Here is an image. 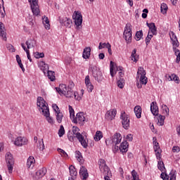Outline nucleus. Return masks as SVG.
<instances>
[{"instance_id": "79ce46f5", "label": "nucleus", "mask_w": 180, "mask_h": 180, "mask_svg": "<svg viewBox=\"0 0 180 180\" xmlns=\"http://www.w3.org/2000/svg\"><path fill=\"white\" fill-rule=\"evenodd\" d=\"M160 11L163 15H165V13H167V11H168V6H167V4L165 3L162 4L160 6Z\"/></svg>"}, {"instance_id": "58836bf2", "label": "nucleus", "mask_w": 180, "mask_h": 180, "mask_svg": "<svg viewBox=\"0 0 180 180\" xmlns=\"http://www.w3.org/2000/svg\"><path fill=\"white\" fill-rule=\"evenodd\" d=\"M117 85L118 88H120L121 89L124 87V79L120 78L117 82Z\"/></svg>"}, {"instance_id": "f257e3e1", "label": "nucleus", "mask_w": 180, "mask_h": 180, "mask_svg": "<svg viewBox=\"0 0 180 180\" xmlns=\"http://www.w3.org/2000/svg\"><path fill=\"white\" fill-rule=\"evenodd\" d=\"M59 95H64L66 98H74L76 101H81V97L78 96L77 92H74L72 89L65 84H60L59 87L56 88Z\"/></svg>"}, {"instance_id": "4468645a", "label": "nucleus", "mask_w": 180, "mask_h": 180, "mask_svg": "<svg viewBox=\"0 0 180 180\" xmlns=\"http://www.w3.org/2000/svg\"><path fill=\"white\" fill-rule=\"evenodd\" d=\"M117 113V110H116V109H110V110L107 111L105 117L108 119V120H113V119L116 117Z\"/></svg>"}, {"instance_id": "37998d69", "label": "nucleus", "mask_w": 180, "mask_h": 180, "mask_svg": "<svg viewBox=\"0 0 180 180\" xmlns=\"http://www.w3.org/2000/svg\"><path fill=\"white\" fill-rule=\"evenodd\" d=\"M63 117H64V115L63 114V112H57L56 120L58 123H61L63 122Z\"/></svg>"}, {"instance_id": "cd10ccee", "label": "nucleus", "mask_w": 180, "mask_h": 180, "mask_svg": "<svg viewBox=\"0 0 180 180\" xmlns=\"http://www.w3.org/2000/svg\"><path fill=\"white\" fill-rule=\"evenodd\" d=\"M136 53H137V49H134L132 51L131 55V60L134 63H137V61H139V56H137Z\"/></svg>"}, {"instance_id": "c03bdc74", "label": "nucleus", "mask_w": 180, "mask_h": 180, "mask_svg": "<svg viewBox=\"0 0 180 180\" xmlns=\"http://www.w3.org/2000/svg\"><path fill=\"white\" fill-rule=\"evenodd\" d=\"M170 180H176V170H172L169 173Z\"/></svg>"}, {"instance_id": "9d476101", "label": "nucleus", "mask_w": 180, "mask_h": 180, "mask_svg": "<svg viewBox=\"0 0 180 180\" xmlns=\"http://www.w3.org/2000/svg\"><path fill=\"white\" fill-rule=\"evenodd\" d=\"M72 18L75 19L77 29H79V27L82 25V14L79 11H75Z\"/></svg>"}, {"instance_id": "5701e85b", "label": "nucleus", "mask_w": 180, "mask_h": 180, "mask_svg": "<svg viewBox=\"0 0 180 180\" xmlns=\"http://www.w3.org/2000/svg\"><path fill=\"white\" fill-rule=\"evenodd\" d=\"M119 150L121 151V153H127L129 150V143H127V141H125L122 142L119 146Z\"/></svg>"}, {"instance_id": "72a5a7b5", "label": "nucleus", "mask_w": 180, "mask_h": 180, "mask_svg": "<svg viewBox=\"0 0 180 180\" xmlns=\"http://www.w3.org/2000/svg\"><path fill=\"white\" fill-rule=\"evenodd\" d=\"M42 115H44L45 116V117H46V120L49 123H50L51 124H53L54 123V120H53V118L51 117H50V110H49L48 112H46H46H44Z\"/></svg>"}, {"instance_id": "9b49d317", "label": "nucleus", "mask_w": 180, "mask_h": 180, "mask_svg": "<svg viewBox=\"0 0 180 180\" xmlns=\"http://www.w3.org/2000/svg\"><path fill=\"white\" fill-rule=\"evenodd\" d=\"M73 123H79L81 126L84 125L85 122V117L84 116V112H78L76 115V117L73 118L72 120Z\"/></svg>"}, {"instance_id": "774afa93", "label": "nucleus", "mask_w": 180, "mask_h": 180, "mask_svg": "<svg viewBox=\"0 0 180 180\" xmlns=\"http://www.w3.org/2000/svg\"><path fill=\"white\" fill-rule=\"evenodd\" d=\"M176 63H179V61H180V52L177 54V55H176Z\"/></svg>"}, {"instance_id": "c85d7f7f", "label": "nucleus", "mask_w": 180, "mask_h": 180, "mask_svg": "<svg viewBox=\"0 0 180 180\" xmlns=\"http://www.w3.org/2000/svg\"><path fill=\"white\" fill-rule=\"evenodd\" d=\"M25 44L27 45V49H32L36 46V40L34 39H28Z\"/></svg>"}, {"instance_id": "e2e57ef3", "label": "nucleus", "mask_w": 180, "mask_h": 180, "mask_svg": "<svg viewBox=\"0 0 180 180\" xmlns=\"http://www.w3.org/2000/svg\"><path fill=\"white\" fill-rule=\"evenodd\" d=\"M126 139L128 140V141H133V135L129 134L126 136Z\"/></svg>"}, {"instance_id": "6e6d98bb", "label": "nucleus", "mask_w": 180, "mask_h": 180, "mask_svg": "<svg viewBox=\"0 0 180 180\" xmlns=\"http://www.w3.org/2000/svg\"><path fill=\"white\" fill-rule=\"evenodd\" d=\"M88 92H92L94 91V85L91 84L86 85Z\"/></svg>"}, {"instance_id": "2f4dec72", "label": "nucleus", "mask_w": 180, "mask_h": 180, "mask_svg": "<svg viewBox=\"0 0 180 180\" xmlns=\"http://www.w3.org/2000/svg\"><path fill=\"white\" fill-rule=\"evenodd\" d=\"M77 140H79V143H81L84 148H86L88 147V143H86V141L85 140V139L82 135H81L80 137L77 138Z\"/></svg>"}, {"instance_id": "f704fd0d", "label": "nucleus", "mask_w": 180, "mask_h": 180, "mask_svg": "<svg viewBox=\"0 0 180 180\" xmlns=\"http://www.w3.org/2000/svg\"><path fill=\"white\" fill-rule=\"evenodd\" d=\"M76 158L77 159V161L80 162V164H84V158L82 157V154H81V152L79 150L76 151Z\"/></svg>"}, {"instance_id": "bf43d9fd", "label": "nucleus", "mask_w": 180, "mask_h": 180, "mask_svg": "<svg viewBox=\"0 0 180 180\" xmlns=\"http://www.w3.org/2000/svg\"><path fill=\"white\" fill-rule=\"evenodd\" d=\"M85 84H86V85H89V84H92V83H91V79H89V75L86 76Z\"/></svg>"}, {"instance_id": "b1692460", "label": "nucleus", "mask_w": 180, "mask_h": 180, "mask_svg": "<svg viewBox=\"0 0 180 180\" xmlns=\"http://www.w3.org/2000/svg\"><path fill=\"white\" fill-rule=\"evenodd\" d=\"M38 65L40 70L43 71L44 74H46V72L49 70V65L44 63V61H40L39 62Z\"/></svg>"}, {"instance_id": "393cba45", "label": "nucleus", "mask_w": 180, "mask_h": 180, "mask_svg": "<svg viewBox=\"0 0 180 180\" xmlns=\"http://www.w3.org/2000/svg\"><path fill=\"white\" fill-rule=\"evenodd\" d=\"M69 171L70 176H72L71 178H73V179L77 177V175H78V172H77V169H75V167L72 165L70 166Z\"/></svg>"}, {"instance_id": "20e7f679", "label": "nucleus", "mask_w": 180, "mask_h": 180, "mask_svg": "<svg viewBox=\"0 0 180 180\" xmlns=\"http://www.w3.org/2000/svg\"><path fill=\"white\" fill-rule=\"evenodd\" d=\"M6 162L7 164L8 172L12 174L13 171V167L15 165V160L13 159V156H12L11 153L8 152L6 154Z\"/></svg>"}, {"instance_id": "c9c22d12", "label": "nucleus", "mask_w": 180, "mask_h": 180, "mask_svg": "<svg viewBox=\"0 0 180 180\" xmlns=\"http://www.w3.org/2000/svg\"><path fill=\"white\" fill-rule=\"evenodd\" d=\"M47 72V76L49 79H50L51 81H54L56 79V76L54 75V72L51 71V70H48L46 71Z\"/></svg>"}, {"instance_id": "6ab92c4d", "label": "nucleus", "mask_w": 180, "mask_h": 180, "mask_svg": "<svg viewBox=\"0 0 180 180\" xmlns=\"http://www.w3.org/2000/svg\"><path fill=\"white\" fill-rule=\"evenodd\" d=\"M79 175H80V177L82 178V179H83V180L86 179V178H88V176H89V174H88V170L86 169V168H85V167L82 166L80 168Z\"/></svg>"}, {"instance_id": "13d9d810", "label": "nucleus", "mask_w": 180, "mask_h": 180, "mask_svg": "<svg viewBox=\"0 0 180 180\" xmlns=\"http://www.w3.org/2000/svg\"><path fill=\"white\" fill-rule=\"evenodd\" d=\"M52 108L53 110L56 111V113H58L60 112V108H58V105H57V104H53Z\"/></svg>"}, {"instance_id": "49530a36", "label": "nucleus", "mask_w": 180, "mask_h": 180, "mask_svg": "<svg viewBox=\"0 0 180 180\" xmlns=\"http://www.w3.org/2000/svg\"><path fill=\"white\" fill-rule=\"evenodd\" d=\"M65 134V130L64 129V127L60 125V129L58 130V136L59 137H63Z\"/></svg>"}, {"instance_id": "5fc2aeb1", "label": "nucleus", "mask_w": 180, "mask_h": 180, "mask_svg": "<svg viewBox=\"0 0 180 180\" xmlns=\"http://www.w3.org/2000/svg\"><path fill=\"white\" fill-rule=\"evenodd\" d=\"M7 49L11 51V53H15V48L12 46V44H8L6 46Z\"/></svg>"}, {"instance_id": "69168bd1", "label": "nucleus", "mask_w": 180, "mask_h": 180, "mask_svg": "<svg viewBox=\"0 0 180 180\" xmlns=\"http://www.w3.org/2000/svg\"><path fill=\"white\" fill-rule=\"evenodd\" d=\"M150 41H151V37H150V36H147L146 38V43L147 46L148 45V43H150Z\"/></svg>"}, {"instance_id": "8fccbe9b", "label": "nucleus", "mask_w": 180, "mask_h": 180, "mask_svg": "<svg viewBox=\"0 0 180 180\" xmlns=\"http://www.w3.org/2000/svg\"><path fill=\"white\" fill-rule=\"evenodd\" d=\"M39 146H38L40 151H43L44 150V141H43V139L39 141Z\"/></svg>"}, {"instance_id": "09e8293b", "label": "nucleus", "mask_w": 180, "mask_h": 180, "mask_svg": "<svg viewBox=\"0 0 180 180\" xmlns=\"http://www.w3.org/2000/svg\"><path fill=\"white\" fill-rule=\"evenodd\" d=\"M58 153H60L61 157H64L65 158H67L68 157V154L65 152V150L61 149V148H58Z\"/></svg>"}, {"instance_id": "c756f323", "label": "nucleus", "mask_w": 180, "mask_h": 180, "mask_svg": "<svg viewBox=\"0 0 180 180\" xmlns=\"http://www.w3.org/2000/svg\"><path fill=\"white\" fill-rule=\"evenodd\" d=\"M79 128L77 127H72V133H73V136L74 137H76V139H78L79 137H81V136H82L81 134V133H79Z\"/></svg>"}, {"instance_id": "680f3d73", "label": "nucleus", "mask_w": 180, "mask_h": 180, "mask_svg": "<svg viewBox=\"0 0 180 180\" xmlns=\"http://www.w3.org/2000/svg\"><path fill=\"white\" fill-rule=\"evenodd\" d=\"M173 153H179L180 148L179 146H174L172 148Z\"/></svg>"}, {"instance_id": "a878e982", "label": "nucleus", "mask_w": 180, "mask_h": 180, "mask_svg": "<svg viewBox=\"0 0 180 180\" xmlns=\"http://www.w3.org/2000/svg\"><path fill=\"white\" fill-rule=\"evenodd\" d=\"M34 158L32 156H30L27 161V166L28 168H33L34 167Z\"/></svg>"}, {"instance_id": "e433bc0d", "label": "nucleus", "mask_w": 180, "mask_h": 180, "mask_svg": "<svg viewBox=\"0 0 180 180\" xmlns=\"http://www.w3.org/2000/svg\"><path fill=\"white\" fill-rule=\"evenodd\" d=\"M169 79L170 81H174L176 84H179V77L175 74H172L171 76H169Z\"/></svg>"}, {"instance_id": "2eb2a0df", "label": "nucleus", "mask_w": 180, "mask_h": 180, "mask_svg": "<svg viewBox=\"0 0 180 180\" xmlns=\"http://www.w3.org/2000/svg\"><path fill=\"white\" fill-rule=\"evenodd\" d=\"M46 174H47V169L42 167L36 172L34 178L35 179H40V178H43Z\"/></svg>"}, {"instance_id": "ddd939ff", "label": "nucleus", "mask_w": 180, "mask_h": 180, "mask_svg": "<svg viewBox=\"0 0 180 180\" xmlns=\"http://www.w3.org/2000/svg\"><path fill=\"white\" fill-rule=\"evenodd\" d=\"M27 139L25 137L18 136L14 141V145L17 147H22V146H26L27 144Z\"/></svg>"}, {"instance_id": "7ed1b4c3", "label": "nucleus", "mask_w": 180, "mask_h": 180, "mask_svg": "<svg viewBox=\"0 0 180 180\" xmlns=\"http://www.w3.org/2000/svg\"><path fill=\"white\" fill-rule=\"evenodd\" d=\"M90 70L96 81L98 82H102V81H103V75L102 74V71H101L99 68L94 65L90 67Z\"/></svg>"}, {"instance_id": "4be33fe9", "label": "nucleus", "mask_w": 180, "mask_h": 180, "mask_svg": "<svg viewBox=\"0 0 180 180\" xmlns=\"http://www.w3.org/2000/svg\"><path fill=\"white\" fill-rule=\"evenodd\" d=\"M82 57L84 60H88L91 57V47L87 46L84 49Z\"/></svg>"}, {"instance_id": "0eeeda50", "label": "nucleus", "mask_w": 180, "mask_h": 180, "mask_svg": "<svg viewBox=\"0 0 180 180\" xmlns=\"http://www.w3.org/2000/svg\"><path fill=\"white\" fill-rule=\"evenodd\" d=\"M123 37L125 39L126 43H131V24L127 23L124 27Z\"/></svg>"}, {"instance_id": "473e14b6", "label": "nucleus", "mask_w": 180, "mask_h": 180, "mask_svg": "<svg viewBox=\"0 0 180 180\" xmlns=\"http://www.w3.org/2000/svg\"><path fill=\"white\" fill-rule=\"evenodd\" d=\"M43 24L45 25V29H50V21L49 20V18L44 16L42 17Z\"/></svg>"}, {"instance_id": "4d7b16f0", "label": "nucleus", "mask_w": 180, "mask_h": 180, "mask_svg": "<svg viewBox=\"0 0 180 180\" xmlns=\"http://www.w3.org/2000/svg\"><path fill=\"white\" fill-rule=\"evenodd\" d=\"M170 39L172 41H174V40H178V38H176V35H175V33H174V32H171Z\"/></svg>"}, {"instance_id": "864d4df0", "label": "nucleus", "mask_w": 180, "mask_h": 180, "mask_svg": "<svg viewBox=\"0 0 180 180\" xmlns=\"http://www.w3.org/2000/svg\"><path fill=\"white\" fill-rule=\"evenodd\" d=\"M34 57H35V58H44V53L35 52L34 53Z\"/></svg>"}, {"instance_id": "de8ad7c7", "label": "nucleus", "mask_w": 180, "mask_h": 180, "mask_svg": "<svg viewBox=\"0 0 180 180\" xmlns=\"http://www.w3.org/2000/svg\"><path fill=\"white\" fill-rule=\"evenodd\" d=\"M160 178H162V179L163 180H169V176L167 174V170L162 172V174H160Z\"/></svg>"}, {"instance_id": "052dcab7", "label": "nucleus", "mask_w": 180, "mask_h": 180, "mask_svg": "<svg viewBox=\"0 0 180 180\" xmlns=\"http://www.w3.org/2000/svg\"><path fill=\"white\" fill-rule=\"evenodd\" d=\"M173 47H179V42L178 41V39H175L174 41H172Z\"/></svg>"}, {"instance_id": "aec40b11", "label": "nucleus", "mask_w": 180, "mask_h": 180, "mask_svg": "<svg viewBox=\"0 0 180 180\" xmlns=\"http://www.w3.org/2000/svg\"><path fill=\"white\" fill-rule=\"evenodd\" d=\"M0 36L4 41H6V32L5 30V25L2 22H0Z\"/></svg>"}, {"instance_id": "ea45409f", "label": "nucleus", "mask_w": 180, "mask_h": 180, "mask_svg": "<svg viewBox=\"0 0 180 180\" xmlns=\"http://www.w3.org/2000/svg\"><path fill=\"white\" fill-rule=\"evenodd\" d=\"M143 37V31H137L135 34V40L139 41V40H141V38Z\"/></svg>"}, {"instance_id": "603ef678", "label": "nucleus", "mask_w": 180, "mask_h": 180, "mask_svg": "<svg viewBox=\"0 0 180 180\" xmlns=\"http://www.w3.org/2000/svg\"><path fill=\"white\" fill-rule=\"evenodd\" d=\"M162 109L164 115H167V116H168V115H169V108L166 105H165L162 107Z\"/></svg>"}, {"instance_id": "f3484780", "label": "nucleus", "mask_w": 180, "mask_h": 180, "mask_svg": "<svg viewBox=\"0 0 180 180\" xmlns=\"http://www.w3.org/2000/svg\"><path fill=\"white\" fill-rule=\"evenodd\" d=\"M146 25L148 26V27H149V31H148L149 33H152V34H153V36H157V27L155 26V23L147 22Z\"/></svg>"}, {"instance_id": "a211bd4d", "label": "nucleus", "mask_w": 180, "mask_h": 180, "mask_svg": "<svg viewBox=\"0 0 180 180\" xmlns=\"http://www.w3.org/2000/svg\"><path fill=\"white\" fill-rule=\"evenodd\" d=\"M60 23L65 26L66 27H71V25H72V20L69 18H63L60 20Z\"/></svg>"}, {"instance_id": "412c9836", "label": "nucleus", "mask_w": 180, "mask_h": 180, "mask_svg": "<svg viewBox=\"0 0 180 180\" xmlns=\"http://www.w3.org/2000/svg\"><path fill=\"white\" fill-rule=\"evenodd\" d=\"M150 111L152 112L154 116H158V106L157 105V103H151Z\"/></svg>"}, {"instance_id": "6e6552de", "label": "nucleus", "mask_w": 180, "mask_h": 180, "mask_svg": "<svg viewBox=\"0 0 180 180\" xmlns=\"http://www.w3.org/2000/svg\"><path fill=\"white\" fill-rule=\"evenodd\" d=\"M30 4L32 12L34 16H39L40 8L39 7L38 0H28Z\"/></svg>"}, {"instance_id": "a19ab883", "label": "nucleus", "mask_w": 180, "mask_h": 180, "mask_svg": "<svg viewBox=\"0 0 180 180\" xmlns=\"http://www.w3.org/2000/svg\"><path fill=\"white\" fill-rule=\"evenodd\" d=\"M69 112H70V119L72 120H74L75 118V112L74 111V108H72V106L69 105Z\"/></svg>"}, {"instance_id": "0e129e2a", "label": "nucleus", "mask_w": 180, "mask_h": 180, "mask_svg": "<svg viewBox=\"0 0 180 180\" xmlns=\"http://www.w3.org/2000/svg\"><path fill=\"white\" fill-rule=\"evenodd\" d=\"M72 61V58L71 57H67L65 59L66 64H71Z\"/></svg>"}, {"instance_id": "f03ea898", "label": "nucleus", "mask_w": 180, "mask_h": 180, "mask_svg": "<svg viewBox=\"0 0 180 180\" xmlns=\"http://www.w3.org/2000/svg\"><path fill=\"white\" fill-rule=\"evenodd\" d=\"M139 79V82H136V86L139 89L143 88V85H147V77L144 68L140 67L138 68L136 79Z\"/></svg>"}, {"instance_id": "a18cd8bd", "label": "nucleus", "mask_w": 180, "mask_h": 180, "mask_svg": "<svg viewBox=\"0 0 180 180\" xmlns=\"http://www.w3.org/2000/svg\"><path fill=\"white\" fill-rule=\"evenodd\" d=\"M158 169H160V171H162V172L164 171V169H165V171H167L165 169V165H164V162H162V161L158 162Z\"/></svg>"}, {"instance_id": "bb28decb", "label": "nucleus", "mask_w": 180, "mask_h": 180, "mask_svg": "<svg viewBox=\"0 0 180 180\" xmlns=\"http://www.w3.org/2000/svg\"><path fill=\"white\" fill-rule=\"evenodd\" d=\"M134 110L137 119H140L141 117V107L140 105H136Z\"/></svg>"}, {"instance_id": "f8f14e48", "label": "nucleus", "mask_w": 180, "mask_h": 180, "mask_svg": "<svg viewBox=\"0 0 180 180\" xmlns=\"http://www.w3.org/2000/svg\"><path fill=\"white\" fill-rule=\"evenodd\" d=\"M115 70L116 71H123V67L122 66H117L116 64L113 63V61H110V74L111 77H115V75L116 74V72H115Z\"/></svg>"}, {"instance_id": "4c0bfd02", "label": "nucleus", "mask_w": 180, "mask_h": 180, "mask_svg": "<svg viewBox=\"0 0 180 180\" xmlns=\"http://www.w3.org/2000/svg\"><path fill=\"white\" fill-rule=\"evenodd\" d=\"M103 137V135L102 134V131H97L96 132V136L94 137L95 141H99Z\"/></svg>"}, {"instance_id": "423d86ee", "label": "nucleus", "mask_w": 180, "mask_h": 180, "mask_svg": "<svg viewBox=\"0 0 180 180\" xmlns=\"http://www.w3.org/2000/svg\"><path fill=\"white\" fill-rule=\"evenodd\" d=\"M120 143H122V135L119 133H115L110 140L107 139L105 141L107 146H110V144H112V146H117V144H120Z\"/></svg>"}, {"instance_id": "338daca9", "label": "nucleus", "mask_w": 180, "mask_h": 180, "mask_svg": "<svg viewBox=\"0 0 180 180\" xmlns=\"http://www.w3.org/2000/svg\"><path fill=\"white\" fill-rule=\"evenodd\" d=\"M98 58H99V60H103V58H105V53H99Z\"/></svg>"}, {"instance_id": "7c9ffc66", "label": "nucleus", "mask_w": 180, "mask_h": 180, "mask_svg": "<svg viewBox=\"0 0 180 180\" xmlns=\"http://www.w3.org/2000/svg\"><path fill=\"white\" fill-rule=\"evenodd\" d=\"M165 120V116L158 114V126H164Z\"/></svg>"}, {"instance_id": "39448f33", "label": "nucleus", "mask_w": 180, "mask_h": 180, "mask_svg": "<svg viewBox=\"0 0 180 180\" xmlns=\"http://www.w3.org/2000/svg\"><path fill=\"white\" fill-rule=\"evenodd\" d=\"M37 105L38 106L39 110L40 112H42V114L45 113V115H47V112H49V106L46 105V101H44V98L42 97H38L37 101Z\"/></svg>"}, {"instance_id": "dca6fc26", "label": "nucleus", "mask_w": 180, "mask_h": 180, "mask_svg": "<svg viewBox=\"0 0 180 180\" xmlns=\"http://www.w3.org/2000/svg\"><path fill=\"white\" fill-rule=\"evenodd\" d=\"M153 144H154V151L155 153V155H156V158L160 159L161 158V148H160V143H158V142L157 141H153Z\"/></svg>"}, {"instance_id": "1a4fd4ad", "label": "nucleus", "mask_w": 180, "mask_h": 180, "mask_svg": "<svg viewBox=\"0 0 180 180\" xmlns=\"http://www.w3.org/2000/svg\"><path fill=\"white\" fill-rule=\"evenodd\" d=\"M120 119L122 127L125 129V130H129V127H130V119H129V115L124 112L121 114Z\"/></svg>"}, {"instance_id": "3c124183", "label": "nucleus", "mask_w": 180, "mask_h": 180, "mask_svg": "<svg viewBox=\"0 0 180 180\" xmlns=\"http://www.w3.org/2000/svg\"><path fill=\"white\" fill-rule=\"evenodd\" d=\"M104 47H105V49H108V53L110 54V56H112V46L110 45V44L107 43V44H103Z\"/></svg>"}]
</instances>
